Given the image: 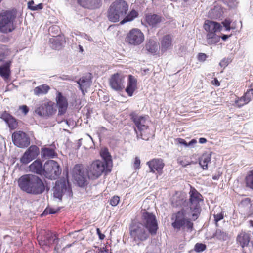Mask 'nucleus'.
<instances>
[{
    "instance_id": "f257e3e1",
    "label": "nucleus",
    "mask_w": 253,
    "mask_h": 253,
    "mask_svg": "<svg viewBox=\"0 0 253 253\" xmlns=\"http://www.w3.org/2000/svg\"><path fill=\"white\" fill-rule=\"evenodd\" d=\"M142 217L143 223L134 222L129 227L130 238L138 245L141 242L146 241L150 235H156L158 229L156 218L154 214L145 211Z\"/></svg>"
},
{
    "instance_id": "f03ea898",
    "label": "nucleus",
    "mask_w": 253,
    "mask_h": 253,
    "mask_svg": "<svg viewBox=\"0 0 253 253\" xmlns=\"http://www.w3.org/2000/svg\"><path fill=\"white\" fill-rule=\"evenodd\" d=\"M189 201H187L183 196L176 200L175 205L182 206L191 213L192 220L197 219L200 214L201 208L199 202L202 201V195L194 188H191L189 192Z\"/></svg>"
},
{
    "instance_id": "7ed1b4c3",
    "label": "nucleus",
    "mask_w": 253,
    "mask_h": 253,
    "mask_svg": "<svg viewBox=\"0 0 253 253\" xmlns=\"http://www.w3.org/2000/svg\"><path fill=\"white\" fill-rule=\"evenodd\" d=\"M18 183L20 188L29 194L38 195L45 190L42 181L37 175H24L19 178Z\"/></svg>"
},
{
    "instance_id": "20e7f679",
    "label": "nucleus",
    "mask_w": 253,
    "mask_h": 253,
    "mask_svg": "<svg viewBox=\"0 0 253 253\" xmlns=\"http://www.w3.org/2000/svg\"><path fill=\"white\" fill-rule=\"evenodd\" d=\"M191 212L182 208L181 211L172 214V227L177 231L182 230L184 232H191L193 229V223L189 218Z\"/></svg>"
},
{
    "instance_id": "39448f33",
    "label": "nucleus",
    "mask_w": 253,
    "mask_h": 253,
    "mask_svg": "<svg viewBox=\"0 0 253 253\" xmlns=\"http://www.w3.org/2000/svg\"><path fill=\"white\" fill-rule=\"evenodd\" d=\"M128 10V4L123 0H116L110 5L108 11V18L112 22L119 21L124 17Z\"/></svg>"
},
{
    "instance_id": "423d86ee",
    "label": "nucleus",
    "mask_w": 253,
    "mask_h": 253,
    "mask_svg": "<svg viewBox=\"0 0 253 253\" xmlns=\"http://www.w3.org/2000/svg\"><path fill=\"white\" fill-rule=\"evenodd\" d=\"M16 17L15 10H2L0 12V32L6 34L13 31L15 28Z\"/></svg>"
},
{
    "instance_id": "0eeeda50",
    "label": "nucleus",
    "mask_w": 253,
    "mask_h": 253,
    "mask_svg": "<svg viewBox=\"0 0 253 253\" xmlns=\"http://www.w3.org/2000/svg\"><path fill=\"white\" fill-rule=\"evenodd\" d=\"M107 166L104 162L99 160L92 162L86 169L88 178L92 179L99 178L106 170Z\"/></svg>"
},
{
    "instance_id": "6e6552de",
    "label": "nucleus",
    "mask_w": 253,
    "mask_h": 253,
    "mask_svg": "<svg viewBox=\"0 0 253 253\" xmlns=\"http://www.w3.org/2000/svg\"><path fill=\"white\" fill-rule=\"evenodd\" d=\"M61 172L59 165L54 160H48L44 165L43 174L49 179H56Z\"/></svg>"
},
{
    "instance_id": "1a4fd4ad",
    "label": "nucleus",
    "mask_w": 253,
    "mask_h": 253,
    "mask_svg": "<svg viewBox=\"0 0 253 253\" xmlns=\"http://www.w3.org/2000/svg\"><path fill=\"white\" fill-rule=\"evenodd\" d=\"M144 40V35L142 31L137 28L131 29L127 34L126 41L129 44L132 45H139Z\"/></svg>"
},
{
    "instance_id": "9d476101",
    "label": "nucleus",
    "mask_w": 253,
    "mask_h": 253,
    "mask_svg": "<svg viewBox=\"0 0 253 253\" xmlns=\"http://www.w3.org/2000/svg\"><path fill=\"white\" fill-rule=\"evenodd\" d=\"M57 109L55 103L49 101L41 105L35 109V112L41 116H49L54 114Z\"/></svg>"
},
{
    "instance_id": "9b49d317",
    "label": "nucleus",
    "mask_w": 253,
    "mask_h": 253,
    "mask_svg": "<svg viewBox=\"0 0 253 253\" xmlns=\"http://www.w3.org/2000/svg\"><path fill=\"white\" fill-rule=\"evenodd\" d=\"M12 141L16 146L20 148L27 147L30 143V138L25 132L21 131L12 134Z\"/></svg>"
},
{
    "instance_id": "f8f14e48",
    "label": "nucleus",
    "mask_w": 253,
    "mask_h": 253,
    "mask_svg": "<svg viewBox=\"0 0 253 253\" xmlns=\"http://www.w3.org/2000/svg\"><path fill=\"white\" fill-rule=\"evenodd\" d=\"M124 76L119 73L112 75L109 79V84L112 89L119 91L124 88Z\"/></svg>"
},
{
    "instance_id": "ddd939ff",
    "label": "nucleus",
    "mask_w": 253,
    "mask_h": 253,
    "mask_svg": "<svg viewBox=\"0 0 253 253\" xmlns=\"http://www.w3.org/2000/svg\"><path fill=\"white\" fill-rule=\"evenodd\" d=\"M56 103V108H58L59 115H64L67 110L68 107V102L65 96L62 93L57 92L55 97Z\"/></svg>"
},
{
    "instance_id": "4468645a",
    "label": "nucleus",
    "mask_w": 253,
    "mask_h": 253,
    "mask_svg": "<svg viewBox=\"0 0 253 253\" xmlns=\"http://www.w3.org/2000/svg\"><path fill=\"white\" fill-rule=\"evenodd\" d=\"M39 153V149L37 146H31L20 158V162L23 164L29 163L37 157Z\"/></svg>"
},
{
    "instance_id": "2eb2a0df",
    "label": "nucleus",
    "mask_w": 253,
    "mask_h": 253,
    "mask_svg": "<svg viewBox=\"0 0 253 253\" xmlns=\"http://www.w3.org/2000/svg\"><path fill=\"white\" fill-rule=\"evenodd\" d=\"M147 165L150 169V172L154 173L156 171L159 174L163 172V169L165 166L163 160L162 159H153L147 162Z\"/></svg>"
},
{
    "instance_id": "dca6fc26",
    "label": "nucleus",
    "mask_w": 253,
    "mask_h": 253,
    "mask_svg": "<svg viewBox=\"0 0 253 253\" xmlns=\"http://www.w3.org/2000/svg\"><path fill=\"white\" fill-rule=\"evenodd\" d=\"M130 117L136 126H148L150 119L148 115L139 116L135 112H132Z\"/></svg>"
},
{
    "instance_id": "f3484780",
    "label": "nucleus",
    "mask_w": 253,
    "mask_h": 253,
    "mask_svg": "<svg viewBox=\"0 0 253 253\" xmlns=\"http://www.w3.org/2000/svg\"><path fill=\"white\" fill-rule=\"evenodd\" d=\"M80 5L89 9H96L102 5L101 0H78Z\"/></svg>"
},
{
    "instance_id": "a211bd4d",
    "label": "nucleus",
    "mask_w": 253,
    "mask_h": 253,
    "mask_svg": "<svg viewBox=\"0 0 253 253\" xmlns=\"http://www.w3.org/2000/svg\"><path fill=\"white\" fill-rule=\"evenodd\" d=\"M0 118L2 119L8 126H20L21 122L18 121L11 114L6 111L2 112L0 115Z\"/></svg>"
},
{
    "instance_id": "6ab92c4d",
    "label": "nucleus",
    "mask_w": 253,
    "mask_h": 253,
    "mask_svg": "<svg viewBox=\"0 0 253 253\" xmlns=\"http://www.w3.org/2000/svg\"><path fill=\"white\" fill-rule=\"evenodd\" d=\"M162 20L163 18L161 16L155 14H147L145 17L147 24L152 27H156Z\"/></svg>"
},
{
    "instance_id": "aec40b11",
    "label": "nucleus",
    "mask_w": 253,
    "mask_h": 253,
    "mask_svg": "<svg viewBox=\"0 0 253 253\" xmlns=\"http://www.w3.org/2000/svg\"><path fill=\"white\" fill-rule=\"evenodd\" d=\"M172 46V38L170 35L163 36L160 42V49L161 52H165Z\"/></svg>"
},
{
    "instance_id": "412c9836",
    "label": "nucleus",
    "mask_w": 253,
    "mask_h": 253,
    "mask_svg": "<svg viewBox=\"0 0 253 253\" xmlns=\"http://www.w3.org/2000/svg\"><path fill=\"white\" fill-rule=\"evenodd\" d=\"M66 190V186L64 181H57L54 187L53 194L55 198L61 199L64 192Z\"/></svg>"
},
{
    "instance_id": "4be33fe9",
    "label": "nucleus",
    "mask_w": 253,
    "mask_h": 253,
    "mask_svg": "<svg viewBox=\"0 0 253 253\" xmlns=\"http://www.w3.org/2000/svg\"><path fill=\"white\" fill-rule=\"evenodd\" d=\"M73 175L75 179L78 182L79 184L82 185L85 182V177L84 172L79 165H76L73 169Z\"/></svg>"
},
{
    "instance_id": "5701e85b",
    "label": "nucleus",
    "mask_w": 253,
    "mask_h": 253,
    "mask_svg": "<svg viewBox=\"0 0 253 253\" xmlns=\"http://www.w3.org/2000/svg\"><path fill=\"white\" fill-rule=\"evenodd\" d=\"M137 79L134 76L129 75L127 85L126 88V91L128 96H131L137 88Z\"/></svg>"
},
{
    "instance_id": "b1692460",
    "label": "nucleus",
    "mask_w": 253,
    "mask_h": 253,
    "mask_svg": "<svg viewBox=\"0 0 253 253\" xmlns=\"http://www.w3.org/2000/svg\"><path fill=\"white\" fill-rule=\"evenodd\" d=\"M30 171L39 174H43V168L40 160H35L29 166Z\"/></svg>"
},
{
    "instance_id": "393cba45",
    "label": "nucleus",
    "mask_w": 253,
    "mask_h": 253,
    "mask_svg": "<svg viewBox=\"0 0 253 253\" xmlns=\"http://www.w3.org/2000/svg\"><path fill=\"white\" fill-rule=\"evenodd\" d=\"M220 27V26L219 23L209 20L206 21L204 25V29L208 33L213 32V33H215L219 30Z\"/></svg>"
},
{
    "instance_id": "a878e982",
    "label": "nucleus",
    "mask_w": 253,
    "mask_h": 253,
    "mask_svg": "<svg viewBox=\"0 0 253 253\" xmlns=\"http://www.w3.org/2000/svg\"><path fill=\"white\" fill-rule=\"evenodd\" d=\"M211 153L203 154L199 159V163L204 170L208 169V165L211 161Z\"/></svg>"
},
{
    "instance_id": "bb28decb",
    "label": "nucleus",
    "mask_w": 253,
    "mask_h": 253,
    "mask_svg": "<svg viewBox=\"0 0 253 253\" xmlns=\"http://www.w3.org/2000/svg\"><path fill=\"white\" fill-rule=\"evenodd\" d=\"M49 42L51 43V48L55 50L60 49L64 42V41L61 39L60 37L58 36H55L50 38Z\"/></svg>"
},
{
    "instance_id": "cd10ccee",
    "label": "nucleus",
    "mask_w": 253,
    "mask_h": 253,
    "mask_svg": "<svg viewBox=\"0 0 253 253\" xmlns=\"http://www.w3.org/2000/svg\"><path fill=\"white\" fill-rule=\"evenodd\" d=\"M237 241L243 248L247 246L250 242V237L248 234L241 232L237 237Z\"/></svg>"
},
{
    "instance_id": "c85d7f7f",
    "label": "nucleus",
    "mask_w": 253,
    "mask_h": 253,
    "mask_svg": "<svg viewBox=\"0 0 253 253\" xmlns=\"http://www.w3.org/2000/svg\"><path fill=\"white\" fill-rule=\"evenodd\" d=\"M10 62H7L4 65L0 66V75L4 79H7L10 75Z\"/></svg>"
},
{
    "instance_id": "c756f323",
    "label": "nucleus",
    "mask_w": 253,
    "mask_h": 253,
    "mask_svg": "<svg viewBox=\"0 0 253 253\" xmlns=\"http://www.w3.org/2000/svg\"><path fill=\"white\" fill-rule=\"evenodd\" d=\"M146 48L149 52L154 54L158 51V45L155 40L151 39L146 44Z\"/></svg>"
},
{
    "instance_id": "7c9ffc66",
    "label": "nucleus",
    "mask_w": 253,
    "mask_h": 253,
    "mask_svg": "<svg viewBox=\"0 0 253 253\" xmlns=\"http://www.w3.org/2000/svg\"><path fill=\"white\" fill-rule=\"evenodd\" d=\"M207 42L208 44L212 45L217 43L220 40V36L213 33V32L208 33L206 36Z\"/></svg>"
},
{
    "instance_id": "2f4dec72",
    "label": "nucleus",
    "mask_w": 253,
    "mask_h": 253,
    "mask_svg": "<svg viewBox=\"0 0 253 253\" xmlns=\"http://www.w3.org/2000/svg\"><path fill=\"white\" fill-rule=\"evenodd\" d=\"M100 154L101 157L104 160L103 161L104 162L106 165L108 166L112 163L111 156L107 148H102L100 150Z\"/></svg>"
},
{
    "instance_id": "473e14b6",
    "label": "nucleus",
    "mask_w": 253,
    "mask_h": 253,
    "mask_svg": "<svg viewBox=\"0 0 253 253\" xmlns=\"http://www.w3.org/2000/svg\"><path fill=\"white\" fill-rule=\"evenodd\" d=\"M138 16V13L135 10H132L126 17L120 22V24H123L127 22L133 20Z\"/></svg>"
},
{
    "instance_id": "72a5a7b5",
    "label": "nucleus",
    "mask_w": 253,
    "mask_h": 253,
    "mask_svg": "<svg viewBox=\"0 0 253 253\" xmlns=\"http://www.w3.org/2000/svg\"><path fill=\"white\" fill-rule=\"evenodd\" d=\"M42 155L44 158H53L56 156V153L53 148L45 147L42 148Z\"/></svg>"
},
{
    "instance_id": "f704fd0d",
    "label": "nucleus",
    "mask_w": 253,
    "mask_h": 253,
    "mask_svg": "<svg viewBox=\"0 0 253 253\" xmlns=\"http://www.w3.org/2000/svg\"><path fill=\"white\" fill-rule=\"evenodd\" d=\"M77 83L79 85L80 89L83 92L84 90H86L90 86V81L85 78H81Z\"/></svg>"
},
{
    "instance_id": "c9c22d12",
    "label": "nucleus",
    "mask_w": 253,
    "mask_h": 253,
    "mask_svg": "<svg viewBox=\"0 0 253 253\" xmlns=\"http://www.w3.org/2000/svg\"><path fill=\"white\" fill-rule=\"evenodd\" d=\"M50 87L46 84H42L35 88L34 89V94L39 95L40 94H46L49 90Z\"/></svg>"
},
{
    "instance_id": "e433bc0d",
    "label": "nucleus",
    "mask_w": 253,
    "mask_h": 253,
    "mask_svg": "<svg viewBox=\"0 0 253 253\" xmlns=\"http://www.w3.org/2000/svg\"><path fill=\"white\" fill-rule=\"evenodd\" d=\"M245 183L247 187L253 190V169L248 172L245 177Z\"/></svg>"
},
{
    "instance_id": "4c0bfd02",
    "label": "nucleus",
    "mask_w": 253,
    "mask_h": 253,
    "mask_svg": "<svg viewBox=\"0 0 253 253\" xmlns=\"http://www.w3.org/2000/svg\"><path fill=\"white\" fill-rule=\"evenodd\" d=\"M214 237L219 240H227L228 239V234L220 229H217L214 234Z\"/></svg>"
},
{
    "instance_id": "58836bf2",
    "label": "nucleus",
    "mask_w": 253,
    "mask_h": 253,
    "mask_svg": "<svg viewBox=\"0 0 253 253\" xmlns=\"http://www.w3.org/2000/svg\"><path fill=\"white\" fill-rule=\"evenodd\" d=\"M46 246H49L53 244L56 240H58V239L55 237V235L52 233H48L46 237Z\"/></svg>"
},
{
    "instance_id": "ea45409f",
    "label": "nucleus",
    "mask_w": 253,
    "mask_h": 253,
    "mask_svg": "<svg viewBox=\"0 0 253 253\" xmlns=\"http://www.w3.org/2000/svg\"><path fill=\"white\" fill-rule=\"evenodd\" d=\"M9 51L5 45H0V61H2L8 55Z\"/></svg>"
},
{
    "instance_id": "a19ab883",
    "label": "nucleus",
    "mask_w": 253,
    "mask_h": 253,
    "mask_svg": "<svg viewBox=\"0 0 253 253\" xmlns=\"http://www.w3.org/2000/svg\"><path fill=\"white\" fill-rule=\"evenodd\" d=\"M148 128V127H134V131L138 137L140 136L142 139L146 140L148 138L145 137H143V133H145L147 131Z\"/></svg>"
},
{
    "instance_id": "79ce46f5",
    "label": "nucleus",
    "mask_w": 253,
    "mask_h": 253,
    "mask_svg": "<svg viewBox=\"0 0 253 253\" xmlns=\"http://www.w3.org/2000/svg\"><path fill=\"white\" fill-rule=\"evenodd\" d=\"M28 8L32 10H37L39 9H42V3H40L37 5L34 4L33 0H31L28 3Z\"/></svg>"
},
{
    "instance_id": "37998d69",
    "label": "nucleus",
    "mask_w": 253,
    "mask_h": 253,
    "mask_svg": "<svg viewBox=\"0 0 253 253\" xmlns=\"http://www.w3.org/2000/svg\"><path fill=\"white\" fill-rule=\"evenodd\" d=\"M206 248V246L202 243H197L194 247V250L197 252H201L204 251Z\"/></svg>"
},
{
    "instance_id": "c03bdc74",
    "label": "nucleus",
    "mask_w": 253,
    "mask_h": 253,
    "mask_svg": "<svg viewBox=\"0 0 253 253\" xmlns=\"http://www.w3.org/2000/svg\"><path fill=\"white\" fill-rule=\"evenodd\" d=\"M59 211V209H54L51 208H47L44 211L43 214H54L57 213Z\"/></svg>"
},
{
    "instance_id": "a18cd8bd",
    "label": "nucleus",
    "mask_w": 253,
    "mask_h": 253,
    "mask_svg": "<svg viewBox=\"0 0 253 253\" xmlns=\"http://www.w3.org/2000/svg\"><path fill=\"white\" fill-rule=\"evenodd\" d=\"M225 3H227L229 7L234 8L237 5L238 1L237 0H224Z\"/></svg>"
},
{
    "instance_id": "49530a36",
    "label": "nucleus",
    "mask_w": 253,
    "mask_h": 253,
    "mask_svg": "<svg viewBox=\"0 0 253 253\" xmlns=\"http://www.w3.org/2000/svg\"><path fill=\"white\" fill-rule=\"evenodd\" d=\"M235 103L236 105L238 107H242L244 105L247 104L246 103H245V101L242 97L240 98H238V99L235 100Z\"/></svg>"
},
{
    "instance_id": "de8ad7c7",
    "label": "nucleus",
    "mask_w": 253,
    "mask_h": 253,
    "mask_svg": "<svg viewBox=\"0 0 253 253\" xmlns=\"http://www.w3.org/2000/svg\"><path fill=\"white\" fill-rule=\"evenodd\" d=\"M119 201V197L117 196H114L111 199L110 204L113 206H115L118 204Z\"/></svg>"
},
{
    "instance_id": "09e8293b",
    "label": "nucleus",
    "mask_w": 253,
    "mask_h": 253,
    "mask_svg": "<svg viewBox=\"0 0 253 253\" xmlns=\"http://www.w3.org/2000/svg\"><path fill=\"white\" fill-rule=\"evenodd\" d=\"M231 61L230 58H224L219 63V65L223 68H225Z\"/></svg>"
},
{
    "instance_id": "8fccbe9b",
    "label": "nucleus",
    "mask_w": 253,
    "mask_h": 253,
    "mask_svg": "<svg viewBox=\"0 0 253 253\" xmlns=\"http://www.w3.org/2000/svg\"><path fill=\"white\" fill-rule=\"evenodd\" d=\"M177 161L178 164L184 167L191 164L190 162L187 161L186 159L183 160L181 158H178Z\"/></svg>"
},
{
    "instance_id": "3c124183",
    "label": "nucleus",
    "mask_w": 253,
    "mask_h": 253,
    "mask_svg": "<svg viewBox=\"0 0 253 253\" xmlns=\"http://www.w3.org/2000/svg\"><path fill=\"white\" fill-rule=\"evenodd\" d=\"M231 21L229 19H226L222 22L223 26L225 27L226 30L229 31L231 29L230 27Z\"/></svg>"
},
{
    "instance_id": "603ef678",
    "label": "nucleus",
    "mask_w": 253,
    "mask_h": 253,
    "mask_svg": "<svg viewBox=\"0 0 253 253\" xmlns=\"http://www.w3.org/2000/svg\"><path fill=\"white\" fill-rule=\"evenodd\" d=\"M140 160L138 157H136L133 163V167L135 169H139L140 168Z\"/></svg>"
},
{
    "instance_id": "864d4df0",
    "label": "nucleus",
    "mask_w": 253,
    "mask_h": 253,
    "mask_svg": "<svg viewBox=\"0 0 253 253\" xmlns=\"http://www.w3.org/2000/svg\"><path fill=\"white\" fill-rule=\"evenodd\" d=\"M251 92V91H250V90L247 91L245 94V95L242 96V97L244 99L245 101V103H246L247 104L250 101H251V98H250V92Z\"/></svg>"
},
{
    "instance_id": "5fc2aeb1",
    "label": "nucleus",
    "mask_w": 253,
    "mask_h": 253,
    "mask_svg": "<svg viewBox=\"0 0 253 253\" xmlns=\"http://www.w3.org/2000/svg\"><path fill=\"white\" fill-rule=\"evenodd\" d=\"M214 221L217 224V222L223 218V215L222 213L214 214Z\"/></svg>"
},
{
    "instance_id": "6e6d98bb",
    "label": "nucleus",
    "mask_w": 253,
    "mask_h": 253,
    "mask_svg": "<svg viewBox=\"0 0 253 253\" xmlns=\"http://www.w3.org/2000/svg\"><path fill=\"white\" fill-rule=\"evenodd\" d=\"M207 55L205 53H200L198 55V59L200 61H204L207 58Z\"/></svg>"
},
{
    "instance_id": "4d7b16f0",
    "label": "nucleus",
    "mask_w": 253,
    "mask_h": 253,
    "mask_svg": "<svg viewBox=\"0 0 253 253\" xmlns=\"http://www.w3.org/2000/svg\"><path fill=\"white\" fill-rule=\"evenodd\" d=\"M19 110H21L24 115L27 114L29 111V109L26 105H22L20 106Z\"/></svg>"
},
{
    "instance_id": "13d9d810",
    "label": "nucleus",
    "mask_w": 253,
    "mask_h": 253,
    "mask_svg": "<svg viewBox=\"0 0 253 253\" xmlns=\"http://www.w3.org/2000/svg\"><path fill=\"white\" fill-rule=\"evenodd\" d=\"M97 233L100 239L102 240L105 238V235L101 233V231L99 228L97 229Z\"/></svg>"
},
{
    "instance_id": "bf43d9fd",
    "label": "nucleus",
    "mask_w": 253,
    "mask_h": 253,
    "mask_svg": "<svg viewBox=\"0 0 253 253\" xmlns=\"http://www.w3.org/2000/svg\"><path fill=\"white\" fill-rule=\"evenodd\" d=\"M178 142L179 143L183 144L185 146H188V143L183 139L179 138L178 139Z\"/></svg>"
},
{
    "instance_id": "052dcab7",
    "label": "nucleus",
    "mask_w": 253,
    "mask_h": 253,
    "mask_svg": "<svg viewBox=\"0 0 253 253\" xmlns=\"http://www.w3.org/2000/svg\"><path fill=\"white\" fill-rule=\"evenodd\" d=\"M97 253H108V251L104 248H102L98 250Z\"/></svg>"
},
{
    "instance_id": "680f3d73",
    "label": "nucleus",
    "mask_w": 253,
    "mask_h": 253,
    "mask_svg": "<svg viewBox=\"0 0 253 253\" xmlns=\"http://www.w3.org/2000/svg\"><path fill=\"white\" fill-rule=\"evenodd\" d=\"M212 84L216 86L220 85V83L216 78L214 79V80L212 81Z\"/></svg>"
},
{
    "instance_id": "e2e57ef3",
    "label": "nucleus",
    "mask_w": 253,
    "mask_h": 253,
    "mask_svg": "<svg viewBox=\"0 0 253 253\" xmlns=\"http://www.w3.org/2000/svg\"><path fill=\"white\" fill-rule=\"evenodd\" d=\"M231 36L230 35H223L221 36V38L223 41H226L229 37Z\"/></svg>"
},
{
    "instance_id": "0e129e2a",
    "label": "nucleus",
    "mask_w": 253,
    "mask_h": 253,
    "mask_svg": "<svg viewBox=\"0 0 253 253\" xmlns=\"http://www.w3.org/2000/svg\"><path fill=\"white\" fill-rule=\"evenodd\" d=\"M220 176V174H216V175H213L212 179L213 180H218Z\"/></svg>"
},
{
    "instance_id": "69168bd1",
    "label": "nucleus",
    "mask_w": 253,
    "mask_h": 253,
    "mask_svg": "<svg viewBox=\"0 0 253 253\" xmlns=\"http://www.w3.org/2000/svg\"><path fill=\"white\" fill-rule=\"evenodd\" d=\"M197 143V141L195 139H192L191 141L189 142V143L188 144V146L192 145L194 144H195Z\"/></svg>"
},
{
    "instance_id": "338daca9",
    "label": "nucleus",
    "mask_w": 253,
    "mask_h": 253,
    "mask_svg": "<svg viewBox=\"0 0 253 253\" xmlns=\"http://www.w3.org/2000/svg\"><path fill=\"white\" fill-rule=\"evenodd\" d=\"M207 142V140L205 138H200L199 139V143L201 144L205 143Z\"/></svg>"
},
{
    "instance_id": "774afa93",
    "label": "nucleus",
    "mask_w": 253,
    "mask_h": 253,
    "mask_svg": "<svg viewBox=\"0 0 253 253\" xmlns=\"http://www.w3.org/2000/svg\"><path fill=\"white\" fill-rule=\"evenodd\" d=\"M39 244L41 246H44V245L46 246V240L45 239L43 241L41 240V241H39Z\"/></svg>"
}]
</instances>
